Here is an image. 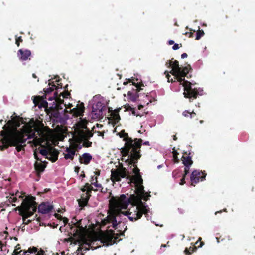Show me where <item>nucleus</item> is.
Returning <instances> with one entry per match:
<instances>
[{
	"label": "nucleus",
	"mask_w": 255,
	"mask_h": 255,
	"mask_svg": "<svg viewBox=\"0 0 255 255\" xmlns=\"http://www.w3.org/2000/svg\"><path fill=\"white\" fill-rule=\"evenodd\" d=\"M124 140L126 141L124 148L123 149L124 156L128 155V159L126 161L129 164H133L135 167L133 172L135 175L130 176L126 168L122 167L116 169H112L111 170V179L112 181H120L122 178H126L129 180L128 183L133 184L135 187L136 195H131L129 198H127L124 194H122L118 198H113L110 201V211L107 217L102 220L103 225L111 223V226L117 229V226L121 223L118 218L124 214L122 209L128 208L129 204L131 207L129 209L126 214L129 219L131 221H136L140 219L143 214L146 216L149 212V208L145 206L142 199L147 200L146 197L144 187L142 185L143 180L139 174V170L135 165L137 160L140 158V148L141 146L142 140L135 138L133 140L128 136V133H124Z\"/></svg>",
	"instance_id": "nucleus-1"
},
{
	"label": "nucleus",
	"mask_w": 255,
	"mask_h": 255,
	"mask_svg": "<svg viewBox=\"0 0 255 255\" xmlns=\"http://www.w3.org/2000/svg\"><path fill=\"white\" fill-rule=\"evenodd\" d=\"M44 132L37 128L33 119L23 118L17 115V152L21 150L27 139H32L35 146L40 145L44 140Z\"/></svg>",
	"instance_id": "nucleus-2"
},
{
	"label": "nucleus",
	"mask_w": 255,
	"mask_h": 255,
	"mask_svg": "<svg viewBox=\"0 0 255 255\" xmlns=\"http://www.w3.org/2000/svg\"><path fill=\"white\" fill-rule=\"evenodd\" d=\"M15 113H14V115ZM0 131V150H3L10 146H16V116H13Z\"/></svg>",
	"instance_id": "nucleus-3"
},
{
	"label": "nucleus",
	"mask_w": 255,
	"mask_h": 255,
	"mask_svg": "<svg viewBox=\"0 0 255 255\" xmlns=\"http://www.w3.org/2000/svg\"><path fill=\"white\" fill-rule=\"evenodd\" d=\"M18 198L21 200L20 206L16 207L17 211L22 217V221L25 224H27L31 221L27 219L31 217L36 211L37 203L35 201V198L33 196H26L22 194L18 195Z\"/></svg>",
	"instance_id": "nucleus-4"
},
{
	"label": "nucleus",
	"mask_w": 255,
	"mask_h": 255,
	"mask_svg": "<svg viewBox=\"0 0 255 255\" xmlns=\"http://www.w3.org/2000/svg\"><path fill=\"white\" fill-rule=\"evenodd\" d=\"M33 101L35 106H38L39 109L44 108L46 113L52 117L55 122L63 123L65 121V118H66L65 113L68 112L66 107L64 111H59L56 107H53V105L49 107L48 102L43 98L37 97L35 98Z\"/></svg>",
	"instance_id": "nucleus-5"
},
{
	"label": "nucleus",
	"mask_w": 255,
	"mask_h": 255,
	"mask_svg": "<svg viewBox=\"0 0 255 255\" xmlns=\"http://www.w3.org/2000/svg\"><path fill=\"white\" fill-rule=\"evenodd\" d=\"M190 69H191V68L190 65L185 67L183 69L180 68V72L177 74L175 79L180 83L183 82L182 85L184 89L183 94L185 97H193L194 99H196L199 94L198 90L197 89L192 87V83L191 82L184 80L185 76L188 73Z\"/></svg>",
	"instance_id": "nucleus-6"
},
{
	"label": "nucleus",
	"mask_w": 255,
	"mask_h": 255,
	"mask_svg": "<svg viewBox=\"0 0 255 255\" xmlns=\"http://www.w3.org/2000/svg\"><path fill=\"white\" fill-rule=\"evenodd\" d=\"M79 126L82 129H86V131L80 130L78 133L77 136L76 138V142L79 143H83V146L86 147H91L92 142L88 141V139L92 137L93 134L87 129L86 126V122H82L79 123Z\"/></svg>",
	"instance_id": "nucleus-7"
},
{
	"label": "nucleus",
	"mask_w": 255,
	"mask_h": 255,
	"mask_svg": "<svg viewBox=\"0 0 255 255\" xmlns=\"http://www.w3.org/2000/svg\"><path fill=\"white\" fill-rule=\"evenodd\" d=\"M120 233L115 234L113 231L110 230V233L105 235L102 239V242L106 246L112 245L116 242L117 239L121 235H123L124 233L121 232L120 230H118Z\"/></svg>",
	"instance_id": "nucleus-8"
},
{
	"label": "nucleus",
	"mask_w": 255,
	"mask_h": 255,
	"mask_svg": "<svg viewBox=\"0 0 255 255\" xmlns=\"http://www.w3.org/2000/svg\"><path fill=\"white\" fill-rule=\"evenodd\" d=\"M104 105L101 102H98L92 106L91 112L92 118L94 119H100L103 117V109Z\"/></svg>",
	"instance_id": "nucleus-9"
},
{
	"label": "nucleus",
	"mask_w": 255,
	"mask_h": 255,
	"mask_svg": "<svg viewBox=\"0 0 255 255\" xmlns=\"http://www.w3.org/2000/svg\"><path fill=\"white\" fill-rule=\"evenodd\" d=\"M19 246V244H17V255H43L44 254L43 251L37 253V249L35 247L29 248L27 250H21L18 251V250L20 249Z\"/></svg>",
	"instance_id": "nucleus-10"
},
{
	"label": "nucleus",
	"mask_w": 255,
	"mask_h": 255,
	"mask_svg": "<svg viewBox=\"0 0 255 255\" xmlns=\"http://www.w3.org/2000/svg\"><path fill=\"white\" fill-rule=\"evenodd\" d=\"M93 190V187L89 183H86L85 185L84 188L82 189V191L83 192L87 191V193L86 195L83 194L81 197L82 199L79 201V204L80 206H84L87 204L90 196L88 194Z\"/></svg>",
	"instance_id": "nucleus-11"
},
{
	"label": "nucleus",
	"mask_w": 255,
	"mask_h": 255,
	"mask_svg": "<svg viewBox=\"0 0 255 255\" xmlns=\"http://www.w3.org/2000/svg\"><path fill=\"white\" fill-rule=\"evenodd\" d=\"M81 224V220H79L78 222L73 223L74 227H72L71 229L73 230L74 236H77L79 237H81L85 232V228Z\"/></svg>",
	"instance_id": "nucleus-12"
},
{
	"label": "nucleus",
	"mask_w": 255,
	"mask_h": 255,
	"mask_svg": "<svg viewBox=\"0 0 255 255\" xmlns=\"http://www.w3.org/2000/svg\"><path fill=\"white\" fill-rule=\"evenodd\" d=\"M203 173L199 170H195L191 174L190 179L192 181V185L193 183H197L200 179L201 180L205 179V176H202Z\"/></svg>",
	"instance_id": "nucleus-13"
},
{
	"label": "nucleus",
	"mask_w": 255,
	"mask_h": 255,
	"mask_svg": "<svg viewBox=\"0 0 255 255\" xmlns=\"http://www.w3.org/2000/svg\"><path fill=\"white\" fill-rule=\"evenodd\" d=\"M53 207L49 203H42L38 206V211L42 214L49 213L52 210Z\"/></svg>",
	"instance_id": "nucleus-14"
},
{
	"label": "nucleus",
	"mask_w": 255,
	"mask_h": 255,
	"mask_svg": "<svg viewBox=\"0 0 255 255\" xmlns=\"http://www.w3.org/2000/svg\"><path fill=\"white\" fill-rule=\"evenodd\" d=\"M58 152L57 150L52 147H49L48 155L47 158L52 162L56 161L58 159Z\"/></svg>",
	"instance_id": "nucleus-15"
},
{
	"label": "nucleus",
	"mask_w": 255,
	"mask_h": 255,
	"mask_svg": "<svg viewBox=\"0 0 255 255\" xmlns=\"http://www.w3.org/2000/svg\"><path fill=\"white\" fill-rule=\"evenodd\" d=\"M31 52L28 50L20 49L18 51V55L21 61L30 59Z\"/></svg>",
	"instance_id": "nucleus-16"
},
{
	"label": "nucleus",
	"mask_w": 255,
	"mask_h": 255,
	"mask_svg": "<svg viewBox=\"0 0 255 255\" xmlns=\"http://www.w3.org/2000/svg\"><path fill=\"white\" fill-rule=\"evenodd\" d=\"M172 66H173V68L170 71V73L174 76L175 78L176 77L177 74L180 73V67L179 65V62L177 60H175L173 63H172Z\"/></svg>",
	"instance_id": "nucleus-17"
},
{
	"label": "nucleus",
	"mask_w": 255,
	"mask_h": 255,
	"mask_svg": "<svg viewBox=\"0 0 255 255\" xmlns=\"http://www.w3.org/2000/svg\"><path fill=\"white\" fill-rule=\"evenodd\" d=\"M92 158V156L88 153H84L81 157H80L79 161L81 163L88 164L89 163Z\"/></svg>",
	"instance_id": "nucleus-18"
},
{
	"label": "nucleus",
	"mask_w": 255,
	"mask_h": 255,
	"mask_svg": "<svg viewBox=\"0 0 255 255\" xmlns=\"http://www.w3.org/2000/svg\"><path fill=\"white\" fill-rule=\"evenodd\" d=\"M64 153V158L66 159H70L73 160L75 155V150L73 148H67Z\"/></svg>",
	"instance_id": "nucleus-19"
},
{
	"label": "nucleus",
	"mask_w": 255,
	"mask_h": 255,
	"mask_svg": "<svg viewBox=\"0 0 255 255\" xmlns=\"http://www.w3.org/2000/svg\"><path fill=\"white\" fill-rule=\"evenodd\" d=\"M136 87H137V88H138L137 86H136ZM140 89H141L138 90V89H137L133 92H131V91H128V95L129 97V99L133 102L136 101L138 97V95L137 94V90L139 91Z\"/></svg>",
	"instance_id": "nucleus-20"
},
{
	"label": "nucleus",
	"mask_w": 255,
	"mask_h": 255,
	"mask_svg": "<svg viewBox=\"0 0 255 255\" xmlns=\"http://www.w3.org/2000/svg\"><path fill=\"white\" fill-rule=\"evenodd\" d=\"M71 113L73 115L78 117L82 116L83 113L84 112L83 107L74 108L72 110H70Z\"/></svg>",
	"instance_id": "nucleus-21"
},
{
	"label": "nucleus",
	"mask_w": 255,
	"mask_h": 255,
	"mask_svg": "<svg viewBox=\"0 0 255 255\" xmlns=\"http://www.w3.org/2000/svg\"><path fill=\"white\" fill-rule=\"evenodd\" d=\"M56 88V86L55 85H52V87H49L48 88H47L46 89H44V92L45 93V95L44 96H38V97H41V98H43V99L44 100H45V99L47 98V95L49 94L50 92H52L54 89ZM37 96H35L34 97L33 99L35 98H37Z\"/></svg>",
	"instance_id": "nucleus-22"
},
{
	"label": "nucleus",
	"mask_w": 255,
	"mask_h": 255,
	"mask_svg": "<svg viewBox=\"0 0 255 255\" xmlns=\"http://www.w3.org/2000/svg\"><path fill=\"white\" fill-rule=\"evenodd\" d=\"M7 198H8V200L6 201L7 205L9 206L11 204L12 206H15V203L16 202V196L13 194L11 196L9 197H7Z\"/></svg>",
	"instance_id": "nucleus-23"
},
{
	"label": "nucleus",
	"mask_w": 255,
	"mask_h": 255,
	"mask_svg": "<svg viewBox=\"0 0 255 255\" xmlns=\"http://www.w3.org/2000/svg\"><path fill=\"white\" fill-rule=\"evenodd\" d=\"M183 163L185 166H190L193 163V161L191 160V157H183Z\"/></svg>",
	"instance_id": "nucleus-24"
},
{
	"label": "nucleus",
	"mask_w": 255,
	"mask_h": 255,
	"mask_svg": "<svg viewBox=\"0 0 255 255\" xmlns=\"http://www.w3.org/2000/svg\"><path fill=\"white\" fill-rule=\"evenodd\" d=\"M38 149L39 150L40 153L42 155L45 156L46 158H47V156H48V155L49 147H47V148L40 149V148H39Z\"/></svg>",
	"instance_id": "nucleus-25"
},
{
	"label": "nucleus",
	"mask_w": 255,
	"mask_h": 255,
	"mask_svg": "<svg viewBox=\"0 0 255 255\" xmlns=\"http://www.w3.org/2000/svg\"><path fill=\"white\" fill-rule=\"evenodd\" d=\"M195 250H196V247H195V248L190 247L189 248V249L186 248L184 250V253L187 255H190L192 253L194 252L195 251Z\"/></svg>",
	"instance_id": "nucleus-26"
},
{
	"label": "nucleus",
	"mask_w": 255,
	"mask_h": 255,
	"mask_svg": "<svg viewBox=\"0 0 255 255\" xmlns=\"http://www.w3.org/2000/svg\"><path fill=\"white\" fill-rule=\"evenodd\" d=\"M35 169L39 172H42L44 170V166L42 164H35Z\"/></svg>",
	"instance_id": "nucleus-27"
},
{
	"label": "nucleus",
	"mask_w": 255,
	"mask_h": 255,
	"mask_svg": "<svg viewBox=\"0 0 255 255\" xmlns=\"http://www.w3.org/2000/svg\"><path fill=\"white\" fill-rule=\"evenodd\" d=\"M53 103V107H56V108H57V109L59 111H64V110H63V107H62V104H57L55 103V102H54Z\"/></svg>",
	"instance_id": "nucleus-28"
},
{
	"label": "nucleus",
	"mask_w": 255,
	"mask_h": 255,
	"mask_svg": "<svg viewBox=\"0 0 255 255\" xmlns=\"http://www.w3.org/2000/svg\"><path fill=\"white\" fill-rule=\"evenodd\" d=\"M204 34V32L203 30H199L197 31V35H196V40H199L201 38V37L203 36V35Z\"/></svg>",
	"instance_id": "nucleus-29"
},
{
	"label": "nucleus",
	"mask_w": 255,
	"mask_h": 255,
	"mask_svg": "<svg viewBox=\"0 0 255 255\" xmlns=\"http://www.w3.org/2000/svg\"><path fill=\"white\" fill-rule=\"evenodd\" d=\"M57 96H58V93L56 92H54V95L53 96L47 97L46 99H48V100L49 101H52L53 100H55L54 102H56V99L57 98Z\"/></svg>",
	"instance_id": "nucleus-30"
},
{
	"label": "nucleus",
	"mask_w": 255,
	"mask_h": 255,
	"mask_svg": "<svg viewBox=\"0 0 255 255\" xmlns=\"http://www.w3.org/2000/svg\"><path fill=\"white\" fill-rule=\"evenodd\" d=\"M164 74H166V77L168 80V82H173L172 79H170L171 76L169 75V72L167 71H165Z\"/></svg>",
	"instance_id": "nucleus-31"
},
{
	"label": "nucleus",
	"mask_w": 255,
	"mask_h": 255,
	"mask_svg": "<svg viewBox=\"0 0 255 255\" xmlns=\"http://www.w3.org/2000/svg\"><path fill=\"white\" fill-rule=\"evenodd\" d=\"M91 184L94 185L97 188H101V187H102L101 185L100 184H98V183L97 180L96 181L94 182H91Z\"/></svg>",
	"instance_id": "nucleus-32"
},
{
	"label": "nucleus",
	"mask_w": 255,
	"mask_h": 255,
	"mask_svg": "<svg viewBox=\"0 0 255 255\" xmlns=\"http://www.w3.org/2000/svg\"><path fill=\"white\" fill-rule=\"evenodd\" d=\"M185 169H184V172H185V174H184V176H185L187 174H188V173L189 172V167L190 166H185Z\"/></svg>",
	"instance_id": "nucleus-33"
},
{
	"label": "nucleus",
	"mask_w": 255,
	"mask_h": 255,
	"mask_svg": "<svg viewBox=\"0 0 255 255\" xmlns=\"http://www.w3.org/2000/svg\"><path fill=\"white\" fill-rule=\"evenodd\" d=\"M189 113H190V112H189L187 110H185V111H184L183 112L182 114L185 117H188V115H189Z\"/></svg>",
	"instance_id": "nucleus-34"
},
{
	"label": "nucleus",
	"mask_w": 255,
	"mask_h": 255,
	"mask_svg": "<svg viewBox=\"0 0 255 255\" xmlns=\"http://www.w3.org/2000/svg\"><path fill=\"white\" fill-rule=\"evenodd\" d=\"M179 48V45L178 44H175L172 47V49L174 50H177Z\"/></svg>",
	"instance_id": "nucleus-35"
},
{
	"label": "nucleus",
	"mask_w": 255,
	"mask_h": 255,
	"mask_svg": "<svg viewBox=\"0 0 255 255\" xmlns=\"http://www.w3.org/2000/svg\"><path fill=\"white\" fill-rule=\"evenodd\" d=\"M165 65L168 67H170L172 66V62L169 61H167L165 63Z\"/></svg>",
	"instance_id": "nucleus-36"
},
{
	"label": "nucleus",
	"mask_w": 255,
	"mask_h": 255,
	"mask_svg": "<svg viewBox=\"0 0 255 255\" xmlns=\"http://www.w3.org/2000/svg\"><path fill=\"white\" fill-rule=\"evenodd\" d=\"M95 180L97 181V177H94V176H92L91 177V182H94V181Z\"/></svg>",
	"instance_id": "nucleus-37"
},
{
	"label": "nucleus",
	"mask_w": 255,
	"mask_h": 255,
	"mask_svg": "<svg viewBox=\"0 0 255 255\" xmlns=\"http://www.w3.org/2000/svg\"><path fill=\"white\" fill-rule=\"evenodd\" d=\"M189 115H190V118H192V117H193L194 116V115H196V113L195 112H194L193 111H192V112H190Z\"/></svg>",
	"instance_id": "nucleus-38"
},
{
	"label": "nucleus",
	"mask_w": 255,
	"mask_h": 255,
	"mask_svg": "<svg viewBox=\"0 0 255 255\" xmlns=\"http://www.w3.org/2000/svg\"><path fill=\"white\" fill-rule=\"evenodd\" d=\"M184 180H185V176H184L183 178L181 179V182H180V185H182L185 183Z\"/></svg>",
	"instance_id": "nucleus-39"
},
{
	"label": "nucleus",
	"mask_w": 255,
	"mask_h": 255,
	"mask_svg": "<svg viewBox=\"0 0 255 255\" xmlns=\"http://www.w3.org/2000/svg\"><path fill=\"white\" fill-rule=\"evenodd\" d=\"M181 58L183 59V58H186L187 57V54L185 53H184L181 55Z\"/></svg>",
	"instance_id": "nucleus-40"
},
{
	"label": "nucleus",
	"mask_w": 255,
	"mask_h": 255,
	"mask_svg": "<svg viewBox=\"0 0 255 255\" xmlns=\"http://www.w3.org/2000/svg\"><path fill=\"white\" fill-rule=\"evenodd\" d=\"M79 170H80L79 167L77 166L75 168V171L76 172H77V173L79 172Z\"/></svg>",
	"instance_id": "nucleus-41"
},
{
	"label": "nucleus",
	"mask_w": 255,
	"mask_h": 255,
	"mask_svg": "<svg viewBox=\"0 0 255 255\" xmlns=\"http://www.w3.org/2000/svg\"><path fill=\"white\" fill-rule=\"evenodd\" d=\"M174 43V41L173 40H170L168 41L169 45H172Z\"/></svg>",
	"instance_id": "nucleus-42"
},
{
	"label": "nucleus",
	"mask_w": 255,
	"mask_h": 255,
	"mask_svg": "<svg viewBox=\"0 0 255 255\" xmlns=\"http://www.w3.org/2000/svg\"><path fill=\"white\" fill-rule=\"evenodd\" d=\"M12 255H16V247H14Z\"/></svg>",
	"instance_id": "nucleus-43"
},
{
	"label": "nucleus",
	"mask_w": 255,
	"mask_h": 255,
	"mask_svg": "<svg viewBox=\"0 0 255 255\" xmlns=\"http://www.w3.org/2000/svg\"><path fill=\"white\" fill-rule=\"evenodd\" d=\"M94 173L95 175L99 176L100 175V171H98L94 172Z\"/></svg>",
	"instance_id": "nucleus-44"
},
{
	"label": "nucleus",
	"mask_w": 255,
	"mask_h": 255,
	"mask_svg": "<svg viewBox=\"0 0 255 255\" xmlns=\"http://www.w3.org/2000/svg\"><path fill=\"white\" fill-rule=\"evenodd\" d=\"M19 40L21 41V39H20V38H17V46H19V44L18 43Z\"/></svg>",
	"instance_id": "nucleus-45"
},
{
	"label": "nucleus",
	"mask_w": 255,
	"mask_h": 255,
	"mask_svg": "<svg viewBox=\"0 0 255 255\" xmlns=\"http://www.w3.org/2000/svg\"><path fill=\"white\" fill-rule=\"evenodd\" d=\"M185 34H186V35H188L189 34V37H191L192 36V33H191L186 32V33H185Z\"/></svg>",
	"instance_id": "nucleus-46"
},
{
	"label": "nucleus",
	"mask_w": 255,
	"mask_h": 255,
	"mask_svg": "<svg viewBox=\"0 0 255 255\" xmlns=\"http://www.w3.org/2000/svg\"><path fill=\"white\" fill-rule=\"evenodd\" d=\"M34 156H35V158L37 159V160H39V159L38 158L37 155V154L36 152L34 153Z\"/></svg>",
	"instance_id": "nucleus-47"
},
{
	"label": "nucleus",
	"mask_w": 255,
	"mask_h": 255,
	"mask_svg": "<svg viewBox=\"0 0 255 255\" xmlns=\"http://www.w3.org/2000/svg\"><path fill=\"white\" fill-rule=\"evenodd\" d=\"M144 145H149V142L148 141H146L143 143Z\"/></svg>",
	"instance_id": "nucleus-48"
},
{
	"label": "nucleus",
	"mask_w": 255,
	"mask_h": 255,
	"mask_svg": "<svg viewBox=\"0 0 255 255\" xmlns=\"http://www.w3.org/2000/svg\"><path fill=\"white\" fill-rule=\"evenodd\" d=\"M99 136H104V133H102V132H99Z\"/></svg>",
	"instance_id": "nucleus-49"
},
{
	"label": "nucleus",
	"mask_w": 255,
	"mask_h": 255,
	"mask_svg": "<svg viewBox=\"0 0 255 255\" xmlns=\"http://www.w3.org/2000/svg\"><path fill=\"white\" fill-rule=\"evenodd\" d=\"M4 234H5V237H7V235L8 234V233L6 231H4V233H3Z\"/></svg>",
	"instance_id": "nucleus-50"
},
{
	"label": "nucleus",
	"mask_w": 255,
	"mask_h": 255,
	"mask_svg": "<svg viewBox=\"0 0 255 255\" xmlns=\"http://www.w3.org/2000/svg\"><path fill=\"white\" fill-rule=\"evenodd\" d=\"M173 139H174V140H177V137H176L175 135L173 136Z\"/></svg>",
	"instance_id": "nucleus-51"
},
{
	"label": "nucleus",
	"mask_w": 255,
	"mask_h": 255,
	"mask_svg": "<svg viewBox=\"0 0 255 255\" xmlns=\"http://www.w3.org/2000/svg\"><path fill=\"white\" fill-rule=\"evenodd\" d=\"M32 76L33 78H36L37 77L35 74H33Z\"/></svg>",
	"instance_id": "nucleus-52"
},
{
	"label": "nucleus",
	"mask_w": 255,
	"mask_h": 255,
	"mask_svg": "<svg viewBox=\"0 0 255 255\" xmlns=\"http://www.w3.org/2000/svg\"><path fill=\"white\" fill-rule=\"evenodd\" d=\"M174 158H177V153L174 154Z\"/></svg>",
	"instance_id": "nucleus-53"
},
{
	"label": "nucleus",
	"mask_w": 255,
	"mask_h": 255,
	"mask_svg": "<svg viewBox=\"0 0 255 255\" xmlns=\"http://www.w3.org/2000/svg\"><path fill=\"white\" fill-rule=\"evenodd\" d=\"M203 244H204L203 242H201V245H200V247H202V245H203Z\"/></svg>",
	"instance_id": "nucleus-54"
},
{
	"label": "nucleus",
	"mask_w": 255,
	"mask_h": 255,
	"mask_svg": "<svg viewBox=\"0 0 255 255\" xmlns=\"http://www.w3.org/2000/svg\"><path fill=\"white\" fill-rule=\"evenodd\" d=\"M143 106L142 105L139 106V109H140Z\"/></svg>",
	"instance_id": "nucleus-55"
},
{
	"label": "nucleus",
	"mask_w": 255,
	"mask_h": 255,
	"mask_svg": "<svg viewBox=\"0 0 255 255\" xmlns=\"http://www.w3.org/2000/svg\"><path fill=\"white\" fill-rule=\"evenodd\" d=\"M221 212H222V211L221 210V211H220L216 212L215 213V214H216L217 213H221Z\"/></svg>",
	"instance_id": "nucleus-56"
},
{
	"label": "nucleus",
	"mask_w": 255,
	"mask_h": 255,
	"mask_svg": "<svg viewBox=\"0 0 255 255\" xmlns=\"http://www.w3.org/2000/svg\"><path fill=\"white\" fill-rule=\"evenodd\" d=\"M161 247H166V245H165V244H162V245H161Z\"/></svg>",
	"instance_id": "nucleus-57"
},
{
	"label": "nucleus",
	"mask_w": 255,
	"mask_h": 255,
	"mask_svg": "<svg viewBox=\"0 0 255 255\" xmlns=\"http://www.w3.org/2000/svg\"><path fill=\"white\" fill-rule=\"evenodd\" d=\"M82 177H85V175L84 174H83V175H81Z\"/></svg>",
	"instance_id": "nucleus-58"
},
{
	"label": "nucleus",
	"mask_w": 255,
	"mask_h": 255,
	"mask_svg": "<svg viewBox=\"0 0 255 255\" xmlns=\"http://www.w3.org/2000/svg\"><path fill=\"white\" fill-rule=\"evenodd\" d=\"M128 84V82H125L124 83V85H126V84Z\"/></svg>",
	"instance_id": "nucleus-59"
},
{
	"label": "nucleus",
	"mask_w": 255,
	"mask_h": 255,
	"mask_svg": "<svg viewBox=\"0 0 255 255\" xmlns=\"http://www.w3.org/2000/svg\"><path fill=\"white\" fill-rule=\"evenodd\" d=\"M4 209H1V207H0V211H2V210H3Z\"/></svg>",
	"instance_id": "nucleus-60"
},
{
	"label": "nucleus",
	"mask_w": 255,
	"mask_h": 255,
	"mask_svg": "<svg viewBox=\"0 0 255 255\" xmlns=\"http://www.w3.org/2000/svg\"><path fill=\"white\" fill-rule=\"evenodd\" d=\"M13 211H16V208H14L13 209Z\"/></svg>",
	"instance_id": "nucleus-61"
},
{
	"label": "nucleus",
	"mask_w": 255,
	"mask_h": 255,
	"mask_svg": "<svg viewBox=\"0 0 255 255\" xmlns=\"http://www.w3.org/2000/svg\"><path fill=\"white\" fill-rule=\"evenodd\" d=\"M18 193H19V192H18V191H17V192H16V194H17V196L18 195Z\"/></svg>",
	"instance_id": "nucleus-62"
},
{
	"label": "nucleus",
	"mask_w": 255,
	"mask_h": 255,
	"mask_svg": "<svg viewBox=\"0 0 255 255\" xmlns=\"http://www.w3.org/2000/svg\"><path fill=\"white\" fill-rule=\"evenodd\" d=\"M203 122V121L202 120H201V121H200V123H202Z\"/></svg>",
	"instance_id": "nucleus-63"
},
{
	"label": "nucleus",
	"mask_w": 255,
	"mask_h": 255,
	"mask_svg": "<svg viewBox=\"0 0 255 255\" xmlns=\"http://www.w3.org/2000/svg\"><path fill=\"white\" fill-rule=\"evenodd\" d=\"M160 167H161V166H160V165H159V166H158V168H160Z\"/></svg>",
	"instance_id": "nucleus-64"
}]
</instances>
